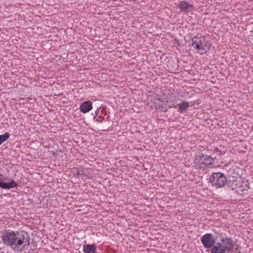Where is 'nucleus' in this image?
<instances>
[{
	"label": "nucleus",
	"mask_w": 253,
	"mask_h": 253,
	"mask_svg": "<svg viewBox=\"0 0 253 253\" xmlns=\"http://www.w3.org/2000/svg\"><path fill=\"white\" fill-rule=\"evenodd\" d=\"M217 238L211 233H207L201 239L202 243L206 249L212 248L211 253H232L234 244L233 240L227 237H222L220 242L216 243Z\"/></svg>",
	"instance_id": "f257e3e1"
},
{
	"label": "nucleus",
	"mask_w": 253,
	"mask_h": 253,
	"mask_svg": "<svg viewBox=\"0 0 253 253\" xmlns=\"http://www.w3.org/2000/svg\"><path fill=\"white\" fill-rule=\"evenodd\" d=\"M1 240L4 244L11 247L13 250L22 251L28 249L30 245V236L28 233L24 230L5 232L1 235Z\"/></svg>",
	"instance_id": "f03ea898"
},
{
	"label": "nucleus",
	"mask_w": 253,
	"mask_h": 253,
	"mask_svg": "<svg viewBox=\"0 0 253 253\" xmlns=\"http://www.w3.org/2000/svg\"><path fill=\"white\" fill-rule=\"evenodd\" d=\"M191 46L201 54L206 53L211 49V43L205 36H196L192 39Z\"/></svg>",
	"instance_id": "7ed1b4c3"
},
{
	"label": "nucleus",
	"mask_w": 253,
	"mask_h": 253,
	"mask_svg": "<svg viewBox=\"0 0 253 253\" xmlns=\"http://www.w3.org/2000/svg\"><path fill=\"white\" fill-rule=\"evenodd\" d=\"M216 159V157H213L212 155H197L195 157L194 163L198 166L199 169L205 170L209 166L212 165L213 161Z\"/></svg>",
	"instance_id": "20e7f679"
},
{
	"label": "nucleus",
	"mask_w": 253,
	"mask_h": 253,
	"mask_svg": "<svg viewBox=\"0 0 253 253\" xmlns=\"http://www.w3.org/2000/svg\"><path fill=\"white\" fill-rule=\"evenodd\" d=\"M211 184L216 188L223 187L227 182L226 176L221 172H213L210 177Z\"/></svg>",
	"instance_id": "39448f33"
},
{
	"label": "nucleus",
	"mask_w": 253,
	"mask_h": 253,
	"mask_svg": "<svg viewBox=\"0 0 253 253\" xmlns=\"http://www.w3.org/2000/svg\"><path fill=\"white\" fill-rule=\"evenodd\" d=\"M17 187L18 184L13 179L8 178L0 173V188L10 189Z\"/></svg>",
	"instance_id": "423d86ee"
},
{
	"label": "nucleus",
	"mask_w": 253,
	"mask_h": 253,
	"mask_svg": "<svg viewBox=\"0 0 253 253\" xmlns=\"http://www.w3.org/2000/svg\"><path fill=\"white\" fill-rule=\"evenodd\" d=\"M80 108L83 113H88L92 108V102L89 100L85 101L80 105Z\"/></svg>",
	"instance_id": "0eeeda50"
},
{
	"label": "nucleus",
	"mask_w": 253,
	"mask_h": 253,
	"mask_svg": "<svg viewBox=\"0 0 253 253\" xmlns=\"http://www.w3.org/2000/svg\"><path fill=\"white\" fill-rule=\"evenodd\" d=\"M178 7L180 9L181 11L189 12L192 10L193 6L191 4H189L186 1H181L179 2Z\"/></svg>",
	"instance_id": "6e6552de"
},
{
	"label": "nucleus",
	"mask_w": 253,
	"mask_h": 253,
	"mask_svg": "<svg viewBox=\"0 0 253 253\" xmlns=\"http://www.w3.org/2000/svg\"><path fill=\"white\" fill-rule=\"evenodd\" d=\"M97 248L95 244H85L83 246L84 253H96Z\"/></svg>",
	"instance_id": "1a4fd4ad"
},
{
	"label": "nucleus",
	"mask_w": 253,
	"mask_h": 253,
	"mask_svg": "<svg viewBox=\"0 0 253 253\" xmlns=\"http://www.w3.org/2000/svg\"><path fill=\"white\" fill-rule=\"evenodd\" d=\"M177 106L179 108V112L181 113L186 111L188 109L189 103L188 102L183 101L178 104Z\"/></svg>",
	"instance_id": "9d476101"
},
{
	"label": "nucleus",
	"mask_w": 253,
	"mask_h": 253,
	"mask_svg": "<svg viewBox=\"0 0 253 253\" xmlns=\"http://www.w3.org/2000/svg\"><path fill=\"white\" fill-rule=\"evenodd\" d=\"M10 134L8 132H5L3 134L0 135V145L9 137Z\"/></svg>",
	"instance_id": "9b49d317"
},
{
	"label": "nucleus",
	"mask_w": 253,
	"mask_h": 253,
	"mask_svg": "<svg viewBox=\"0 0 253 253\" xmlns=\"http://www.w3.org/2000/svg\"><path fill=\"white\" fill-rule=\"evenodd\" d=\"M75 171L74 172V174L77 176H79L80 175H84V170L82 168L75 169Z\"/></svg>",
	"instance_id": "f8f14e48"
},
{
	"label": "nucleus",
	"mask_w": 253,
	"mask_h": 253,
	"mask_svg": "<svg viewBox=\"0 0 253 253\" xmlns=\"http://www.w3.org/2000/svg\"><path fill=\"white\" fill-rule=\"evenodd\" d=\"M96 121L100 122H102L101 121H99V120H96Z\"/></svg>",
	"instance_id": "ddd939ff"
}]
</instances>
